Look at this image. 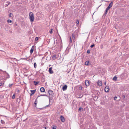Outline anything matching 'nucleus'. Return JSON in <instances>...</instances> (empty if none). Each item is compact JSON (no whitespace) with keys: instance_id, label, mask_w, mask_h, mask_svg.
I'll list each match as a JSON object with an SVG mask.
<instances>
[{"instance_id":"obj_1","label":"nucleus","mask_w":129,"mask_h":129,"mask_svg":"<svg viewBox=\"0 0 129 129\" xmlns=\"http://www.w3.org/2000/svg\"><path fill=\"white\" fill-rule=\"evenodd\" d=\"M9 76V74L7 73L6 71H3L1 70H0V80L1 78V77L3 79H4L5 78V76H6L7 77V75Z\"/></svg>"},{"instance_id":"obj_2","label":"nucleus","mask_w":129,"mask_h":129,"mask_svg":"<svg viewBox=\"0 0 129 129\" xmlns=\"http://www.w3.org/2000/svg\"><path fill=\"white\" fill-rule=\"evenodd\" d=\"M128 74H129L127 72L125 71L120 75V77L121 79H125L128 77Z\"/></svg>"},{"instance_id":"obj_3","label":"nucleus","mask_w":129,"mask_h":129,"mask_svg":"<svg viewBox=\"0 0 129 129\" xmlns=\"http://www.w3.org/2000/svg\"><path fill=\"white\" fill-rule=\"evenodd\" d=\"M29 19L31 22L34 21V16L33 13L32 12H30L29 13Z\"/></svg>"},{"instance_id":"obj_4","label":"nucleus","mask_w":129,"mask_h":129,"mask_svg":"<svg viewBox=\"0 0 129 129\" xmlns=\"http://www.w3.org/2000/svg\"><path fill=\"white\" fill-rule=\"evenodd\" d=\"M48 93L49 95H50L49 99V100H50V98L52 97L53 96V95L54 94V93L53 91L52 90H49L48 91Z\"/></svg>"},{"instance_id":"obj_5","label":"nucleus","mask_w":129,"mask_h":129,"mask_svg":"<svg viewBox=\"0 0 129 129\" xmlns=\"http://www.w3.org/2000/svg\"><path fill=\"white\" fill-rule=\"evenodd\" d=\"M113 2H112L110 4L109 6L107 8V9L109 10L112 6Z\"/></svg>"},{"instance_id":"obj_6","label":"nucleus","mask_w":129,"mask_h":129,"mask_svg":"<svg viewBox=\"0 0 129 129\" xmlns=\"http://www.w3.org/2000/svg\"><path fill=\"white\" fill-rule=\"evenodd\" d=\"M85 84L87 86H88L89 85V82L88 80H86L85 81Z\"/></svg>"},{"instance_id":"obj_7","label":"nucleus","mask_w":129,"mask_h":129,"mask_svg":"<svg viewBox=\"0 0 129 129\" xmlns=\"http://www.w3.org/2000/svg\"><path fill=\"white\" fill-rule=\"evenodd\" d=\"M109 87L108 86H107L105 88V91L106 92H109Z\"/></svg>"},{"instance_id":"obj_8","label":"nucleus","mask_w":129,"mask_h":129,"mask_svg":"<svg viewBox=\"0 0 129 129\" xmlns=\"http://www.w3.org/2000/svg\"><path fill=\"white\" fill-rule=\"evenodd\" d=\"M60 120L62 122H63L64 121L65 119L64 117L63 116L61 115L60 116Z\"/></svg>"},{"instance_id":"obj_9","label":"nucleus","mask_w":129,"mask_h":129,"mask_svg":"<svg viewBox=\"0 0 129 129\" xmlns=\"http://www.w3.org/2000/svg\"><path fill=\"white\" fill-rule=\"evenodd\" d=\"M52 67L49 68V72L50 74H52L53 73V72L52 70Z\"/></svg>"},{"instance_id":"obj_10","label":"nucleus","mask_w":129,"mask_h":129,"mask_svg":"<svg viewBox=\"0 0 129 129\" xmlns=\"http://www.w3.org/2000/svg\"><path fill=\"white\" fill-rule=\"evenodd\" d=\"M97 84L101 86L102 85V83L101 81L98 80V81Z\"/></svg>"},{"instance_id":"obj_11","label":"nucleus","mask_w":129,"mask_h":129,"mask_svg":"<svg viewBox=\"0 0 129 129\" xmlns=\"http://www.w3.org/2000/svg\"><path fill=\"white\" fill-rule=\"evenodd\" d=\"M67 88V85H65L62 87V89L63 91L66 90Z\"/></svg>"},{"instance_id":"obj_12","label":"nucleus","mask_w":129,"mask_h":129,"mask_svg":"<svg viewBox=\"0 0 129 129\" xmlns=\"http://www.w3.org/2000/svg\"><path fill=\"white\" fill-rule=\"evenodd\" d=\"M85 64L86 66H89L91 64L89 63V61H87L85 62Z\"/></svg>"},{"instance_id":"obj_13","label":"nucleus","mask_w":129,"mask_h":129,"mask_svg":"<svg viewBox=\"0 0 129 129\" xmlns=\"http://www.w3.org/2000/svg\"><path fill=\"white\" fill-rule=\"evenodd\" d=\"M98 98L97 95H95V96L93 98V100L94 101H96Z\"/></svg>"},{"instance_id":"obj_14","label":"nucleus","mask_w":129,"mask_h":129,"mask_svg":"<svg viewBox=\"0 0 129 129\" xmlns=\"http://www.w3.org/2000/svg\"><path fill=\"white\" fill-rule=\"evenodd\" d=\"M40 91L41 92H44L45 91V89L43 87H41L40 89Z\"/></svg>"},{"instance_id":"obj_15","label":"nucleus","mask_w":129,"mask_h":129,"mask_svg":"<svg viewBox=\"0 0 129 129\" xmlns=\"http://www.w3.org/2000/svg\"><path fill=\"white\" fill-rule=\"evenodd\" d=\"M7 4H6L5 5V7H7L8 5H9L10 4V2L9 1H7L6 2Z\"/></svg>"},{"instance_id":"obj_16","label":"nucleus","mask_w":129,"mask_h":129,"mask_svg":"<svg viewBox=\"0 0 129 129\" xmlns=\"http://www.w3.org/2000/svg\"><path fill=\"white\" fill-rule=\"evenodd\" d=\"M33 82H34V84L35 85H37L39 83V81L36 82L35 81H34Z\"/></svg>"},{"instance_id":"obj_17","label":"nucleus","mask_w":129,"mask_h":129,"mask_svg":"<svg viewBox=\"0 0 129 129\" xmlns=\"http://www.w3.org/2000/svg\"><path fill=\"white\" fill-rule=\"evenodd\" d=\"M37 102H37V99H36L35 100V103H34V104H35V107H36L37 104Z\"/></svg>"},{"instance_id":"obj_18","label":"nucleus","mask_w":129,"mask_h":129,"mask_svg":"<svg viewBox=\"0 0 129 129\" xmlns=\"http://www.w3.org/2000/svg\"><path fill=\"white\" fill-rule=\"evenodd\" d=\"M30 91L32 93V94H34L36 91V90H31Z\"/></svg>"},{"instance_id":"obj_19","label":"nucleus","mask_w":129,"mask_h":129,"mask_svg":"<svg viewBox=\"0 0 129 129\" xmlns=\"http://www.w3.org/2000/svg\"><path fill=\"white\" fill-rule=\"evenodd\" d=\"M113 80H114L116 81L117 80V77L116 76H115L113 78Z\"/></svg>"},{"instance_id":"obj_20","label":"nucleus","mask_w":129,"mask_h":129,"mask_svg":"<svg viewBox=\"0 0 129 129\" xmlns=\"http://www.w3.org/2000/svg\"><path fill=\"white\" fill-rule=\"evenodd\" d=\"M56 57V55H53L52 57V59L53 60H54L55 59Z\"/></svg>"},{"instance_id":"obj_21","label":"nucleus","mask_w":129,"mask_h":129,"mask_svg":"<svg viewBox=\"0 0 129 129\" xmlns=\"http://www.w3.org/2000/svg\"><path fill=\"white\" fill-rule=\"evenodd\" d=\"M4 82H1L0 83V86H3L4 85Z\"/></svg>"},{"instance_id":"obj_22","label":"nucleus","mask_w":129,"mask_h":129,"mask_svg":"<svg viewBox=\"0 0 129 129\" xmlns=\"http://www.w3.org/2000/svg\"><path fill=\"white\" fill-rule=\"evenodd\" d=\"M34 51V49L32 48L30 50V53L31 54L32 53H33Z\"/></svg>"},{"instance_id":"obj_23","label":"nucleus","mask_w":129,"mask_h":129,"mask_svg":"<svg viewBox=\"0 0 129 129\" xmlns=\"http://www.w3.org/2000/svg\"><path fill=\"white\" fill-rule=\"evenodd\" d=\"M0 121L1 122V123L2 124H4L5 123V121L3 120H2V119H1L0 118Z\"/></svg>"},{"instance_id":"obj_24","label":"nucleus","mask_w":129,"mask_h":129,"mask_svg":"<svg viewBox=\"0 0 129 129\" xmlns=\"http://www.w3.org/2000/svg\"><path fill=\"white\" fill-rule=\"evenodd\" d=\"M47 95L46 94H41L40 95L38 96V97L37 98L40 96H46Z\"/></svg>"},{"instance_id":"obj_25","label":"nucleus","mask_w":129,"mask_h":129,"mask_svg":"<svg viewBox=\"0 0 129 129\" xmlns=\"http://www.w3.org/2000/svg\"><path fill=\"white\" fill-rule=\"evenodd\" d=\"M21 99L20 98H18L16 100V101L18 103H19L20 102Z\"/></svg>"},{"instance_id":"obj_26","label":"nucleus","mask_w":129,"mask_h":129,"mask_svg":"<svg viewBox=\"0 0 129 129\" xmlns=\"http://www.w3.org/2000/svg\"><path fill=\"white\" fill-rule=\"evenodd\" d=\"M53 31H54V30H53V29H52V28L51 29L50 31H49V32L50 33V34H52L53 32Z\"/></svg>"},{"instance_id":"obj_27","label":"nucleus","mask_w":129,"mask_h":129,"mask_svg":"<svg viewBox=\"0 0 129 129\" xmlns=\"http://www.w3.org/2000/svg\"><path fill=\"white\" fill-rule=\"evenodd\" d=\"M7 21L8 23H11L12 22V20L10 19H8L7 20Z\"/></svg>"},{"instance_id":"obj_28","label":"nucleus","mask_w":129,"mask_h":129,"mask_svg":"<svg viewBox=\"0 0 129 129\" xmlns=\"http://www.w3.org/2000/svg\"><path fill=\"white\" fill-rule=\"evenodd\" d=\"M34 66L35 68H36L37 67V64L36 62L34 63Z\"/></svg>"},{"instance_id":"obj_29","label":"nucleus","mask_w":129,"mask_h":129,"mask_svg":"<svg viewBox=\"0 0 129 129\" xmlns=\"http://www.w3.org/2000/svg\"><path fill=\"white\" fill-rule=\"evenodd\" d=\"M13 85V84H9V87H11L12 85Z\"/></svg>"},{"instance_id":"obj_30","label":"nucleus","mask_w":129,"mask_h":129,"mask_svg":"<svg viewBox=\"0 0 129 129\" xmlns=\"http://www.w3.org/2000/svg\"><path fill=\"white\" fill-rule=\"evenodd\" d=\"M15 94H14L13 95V96H12V98L13 99H14L15 98Z\"/></svg>"},{"instance_id":"obj_31","label":"nucleus","mask_w":129,"mask_h":129,"mask_svg":"<svg viewBox=\"0 0 129 129\" xmlns=\"http://www.w3.org/2000/svg\"><path fill=\"white\" fill-rule=\"evenodd\" d=\"M83 108H82L81 107H79L78 110L79 111H80L81 110H82Z\"/></svg>"},{"instance_id":"obj_32","label":"nucleus","mask_w":129,"mask_h":129,"mask_svg":"<svg viewBox=\"0 0 129 129\" xmlns=\"http://www.w3.org/2000/svg\"><path fill=\"white\" fill-rule=\"evenodd\" d=\"M39 39L38 38V37H36L35 39V41H37Z\"/></svg>"},{"instance_id":"obj_33","label":"nucleus","mask_w":129,"mask_h":129,"mask_svg":"<svg viewBox=\"0 0 129 129\" xmlns=\"http://www.w3.org/2000/svg\"><path fill=\"white\" fill-rule=\"evenodd\" d=\"M56 126H54L52 128V129H56Z\"/></svg>"},{"instance_id":"obj_34","label":"nucleus","mask_w":129,"mask_h":129,"mask_svg":"<svg viewBox=\"0 0 129 129\" xmlns=\"http://www.w3.org/2000/svg\"><path fill=\"white\" fill-rule=\"evenodd\" d=\"M87 53H89L90 52V50H88L87 51Z\"/></svg>"},{"instance_id":"obj_35","label":"nucleus","mask_w":129,"mask_h":129,"mask_svg":"<svg viewBox=\"0 0 129 129\" xmlns=\"http://www.w3.org/2000/svg\"><path fill=\"white\" fill-rule=\"evenodd\" d=\"M95 46V45L94 44H93L92 45L90 46V47H91V48L93 47L94 46Z\"/></svg>"},{"instance_id":"obj_36","label":"nucleus","mask_w":129,"mask_h":129,"mask_svg":"<svg viewBox=\"0 0 129 129\" xmlns=\"http://www.w3.org/2000/svg\"><path fill=\"white\" fill-rule=\"evenodd\" d=\"M82 86H80L79 87V89L80 90H82Z\"/></svg>"},{"instance_id":"obj_37","label":"nucleus","mask_w":129,"mask_h":129,"mask_svg":"<svg viewBox=\"0 0 129 129\" xmlns=\"http://www.w3.org/2000/svg\"><path fill=\"white\" fill-rule=\"evenodd\" d=\"M12 14L11 13H10L9 14V17H11L12 16Z\"/></svg>"},{"instance_id":"obj_38","label":"nucleus","mask_w":129,"mask_h":129,"mask_svg":"<svg viewBox=\"0 0 129 129\" xmlns=\"http://www.w3.org/2000/svg\"><path fill=\"white\" fill-rule=\"evenodd\" d=\"M72 36L73 38H74L75 39V35L73 33L72 35Z\"/></svg>"},{"instance_id":"obj_39","label":"nucleus","mask_w":129,"mask_h":129,"mask_svg":"<svg viewBox=\"0 0 129 129\" xmlns=\"http://www.w3.org/2000/svg\"><path fill=\"white\" fill-rule=\"evenodd\" d=\"M79 20H77L76 21V23L77 24H79Z\"/></svg>"},{"instance_id":"obj_40","label":"nucleus","mask_w":129,"mask_h":129,"mask_svg":"<svg viewBox=\"0 0 129 129\" xmlns=\"http://www.w3.org/2000/svg\"><path fill=\"white\" fill-rule=\"evenodd\" d=\"M109 10L108 9H107V8H106V11H105V12H108V10Z\"/></svg>"},{"instance_id":"obj_41","label":"nucleus","mask_w":129,"mask_h":129,"mask_svg":"<svg viewBox=\"0 0 129 129\" xmlns=\"http://www.w3.org/2000/svg\"><path fill=\"white\" fill-rule=\"evenodd\" d=\"M109 10L108 9H107V8H106V11H105V12H108V10Z\"/></svg>"},{"instance_id":"obj_42","label":"nucleus","mask_w":129,"mask_h":129,"mask_svg":"<svg viewBox=\"0 0 129 129\" xmlns=\"http://www.w3.org/2000/svg\"><path fill=\"white\" fill-rule=\"evenodd\" d=\"M125 95H123L122 96V98L123 99H124L125 97Z\"/></svg>"},{"instance_id":"obj_43","label":"nucleus","mask_w":129,"mask_h":129,"mask_svg":"<svg viewBox=\"0 0 129 129\" xmlns=\"http://www.w3.org/2000/svg\"><path fill=\"white\" fill-rule=\"evenodd\" d=\"M107 12H105L104 13V15L105 16L107 14Z\"/></svg>"},{"instance_id":"obj_44","label":"nucleus","mask_w":129,"mask_h":129,"mask_svg":"<svg viewBox=\"0 0 129 129\" xmlns=\"http://www.w3.org/2000/svg\"><path fill=\"white\" fill-rule=\"evenodd\" d=\"M70 43H71L72 42V40L71 37L70 38Z\"/></svg>"},{"instance_id":"obj_45","label":"nucleus","mask_w":129,"mask_h":129,"mask_svg":"<svg viewBox=\"0 0 129 129\" xmlns=\"http://www.w3.org/2000/svg\"><path fill=\"white\" fill-rule=\"evenodd\" d=\"M117 98V97H115L114 98V99L115 100H116V99Z\"/></svg>"},{"instance_id":"obj_46","label":"nucleus","mask_w":129,"mask_h":129,"mask_svg":"<svg viewBox=\"0 0 129 129\" xmlns=\"http://www.w3.org/2000/svg\"><path fill=\"white\" fill-rule=\"evenodd\" d=\"M82 77H83V76H82V75H81V76H80V78H82Z\"/></svg>"},{"instance_id":"obj_47","label":"nucleus","mask_w":129,"mask_h":129,"mask_svg":"<svg viewBox=\"0 0 129 129\" xmlns=\"http://www.w3.org/2000/svg\"><path fill=\"white\" fill-rule=\"evenodd\" d=\"M19 90H17V92H19Z\"/></svg>"},{"instance_id":"obj_48","label":"nucleus","mask_w":129,"mask_h":129,"mask_svg":"<svg viewBox=\"0 0 129 129\" xmlns=\"http://www.w3.org/2000/svg\"><path fill=\"white\" fill-rule=\"evenodd\" d=\"M33 94H32V93H31L30 94V96H31Z\"/></svg>"},{"instance_id":"obj_49","label":"nucleus","mask_w":129,"mask_h":129,"mask_svg":"<svg viewBox=\"0 0 129 129\" xmlns=\"http://www.w3.org/2000/svg\"><path fill=\"white\" fill-rule=\"evenodd\" d=\"M106 84V82H105L104 83V84L105 85V84Z\"/></svg>"},{"instance_id":"obj_50","label":"nucleus","mask_w":129,"mask_h":129,"mask_svg":"<svg viewBox=\"0 0 129 129\" xmlns=\"http://www.w3.org/2000/svg\"><path fill=\"white\" fill-rule=\"evenodd\" d=\"M48 106H49L48 105H47V106H46V107H48Z\"/></svg>"},{"instance_id":"obj_51","label":"nucleus","mask_w":129,"mask_h":129,"mask_svg":"<svg viewBox=\"0 0 129 129\" xmlns=\"http://www.w3.org/2000/svg\"><path fill=\"white\" fill-rule=\"evenodd\" d=\"M45 129H46V127H45Z\"/></svg>"},{"instance_id":"obj_52","label":"nucleus","mask_w":129,"mask_h":129,"mask_svg":"<svg viewBox=\"0 0 129 129\" xmlns=\"http://www.w3.org/2000/svg\"><path fill=\"white\" fill-rule=\"evenodd\" d=\"M105 1V2H107V1Z\"/></svg>"}]
</instances>
